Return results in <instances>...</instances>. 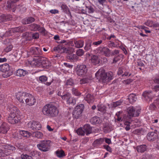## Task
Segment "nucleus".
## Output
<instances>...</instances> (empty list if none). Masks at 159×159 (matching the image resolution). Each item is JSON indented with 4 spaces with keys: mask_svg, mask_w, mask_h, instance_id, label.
I'll use <instances>...</instances> for the list:
<instances>
[{
    "mask_svg": "<svg viewBox=\"0 0 159 159\" xmlns=\"http://www.w3.org/2000/svg\"><path fill=\"white\" fill-rule=\"evenodd\" d=\"M29 52L31 54L36 55L30 63L32 66H47V64L49 65V62L46 60V58L40 56L42 54V51L39 48L32 47L30 49Z\"/></svg>",
    "mask_w": 159,
    "mask_h": 159,
    "instance_id": "obj_1",
    "label": "nucleus"
},
{
    "mask_svg": "<svg viewBox=\"0 0 159 159\" xmlns=\"http://www.w3.org/2000/svg\"><path fill=\"white\" fill-rule=\"evenodd\" d=\"M43 115L49 117L56 116L59 112L56 107L52 104H47L43 107L42 110Z\"/></svg>",
    "mask_w": 159,
    "mask_h": 159,
    "instance_id": "obj_2",
    "label": "nucleus"
},
{
    "mask_svg": "<svg viewBox=\"0 0 159 159\" xmlns=\"http://www.w3.org/2000/svg\"><path fill=\"white\" fill-rule=\"evenodd\" d=\"M95 75L97 79L101 80L103 82L108 81L113 78V73L112 72L106 73L103 68L99 69L96 73Z\"/></svg>",
    "mask_w": 159,
    "mask_h": 159,
    "instance_id": "obj_3",
    "label": "nucleus"
},
{
    "mask_svg": "<svg viewBox=\"0 0 159 159\" xmlns=\"http://www.w3.org/2000/svg\"><path fill=\"white\" fill-rule=\"evenodd\" d=\"M0 159H5V156L7 157L9 155L11 151H14L15 147L11 145L2 143L0 144Z\"/></svg>",
    "mask_w": 159,
    "mask_h": 159,
    "instance_id": "obj_4",
    "label": "nucleus"
},
{
    "mask_svg": "<svg viewBox=\"0 0 159 159\" xmlns=\"http://www.w3.org/2000/svg\"><path fill=\"white\" fill-rule=\"evenodd\" d=\"M13 109H11V112L8 117V122L11 124L17 123L21 119L20 116L18 114L19 112L16 111V108L13 107Z\"/></svg>",
    "mask_w": 159,
    "mask_h": 159,
    "instance_id": "obj_5",
    "label": "nucleus"
},
{
    "mask_svg": "<svg viewBox=\"0 0 159 159\" xmlns=\"http://www.w3.org/2000/svg\"><path fill=\"white\" fill-rule=\"evenodd\" d=\"M51 142V141L48 140H42L39 144H37V147L42 151H48L50 149Z\"/></svg>",
    "mask_w": 159,
    "mask_h": 159,
    "instance_id": "obj_6",
    "label": "nucleus"
},
{
    "mask_svg": "<svg viewBox=\"0 0 159 159\" xmlns=\"http://www.w3.org/2000/svg\"><path fill=\"white\" fill-rule=\"evenodd\" d=\"M87 68L85 65H78L75 69L76 74L79 76H84L87 72Z\"/></svg>",
    "mask_w": 159,
    "mask_h": 159,
    "instance_id": "obj_7",
    "label": "nucleus"
},
{
    "mask_svg": "<svg viewBox=\"0 0 159 159\" xmlns=\"http://www.w3.org/2000/svg\"><path fill=\"white\" fill-rule=\"evenodd\" d=\"M84 106L83 104H80L77 106L73 113V118L77 119L81 116L84 110Z\"/></svg>",
    "mask_w": 159,
    "mask_h": 159,
    "instance_id": "obj_8",
    "label": "nucleus"
},
{
    "mask_svg": "<svg viewBox=\"0 0 159 159\" xmlns=\"http://www.w3.org/2000/svg\"><path fill=\"white\" fill-rule=\"evenodd\" d=\"M19 0H10L7 1L6 5V9L10 11L14 12L16 8V3Z\"/></svg>",
    "mask_w": 159,
    "mask_h": 159,
    "instance_id": "obj_9",
    "label": "nucleus"
},
{
    "mask_svg": "<svg viewBox=\"0 0 159 159\" xmlns=\"http://www.w3.org/2000/svg\"><path fill=\"white\" fill-rule=\"evenodd\" d=\"M25 101L27 105L32 106L34 105L36 102V99L33 95L28 93Z\"/></svg>",
    "mask_w": 159,
    "mask_h": 159,
    "instance_id": "obj_10",
    "label": "nucleus"
},
{
    "mask_svg": "<svg viewBox=\"0 0 159 159\" xmlns=\"http://www.w3.org/2000/svg\"><path fill=\"white\" fill-rule=\"evenodd\" d=\"M118 75H121L122 77L127 76H130L131 75V73L129 72V70L126 69L125 67L123 66L120 67L117 72Z\"/></svg>",
    "mask_w": 159,
    "mask_h": 159,
    "instance_id": "obj_11",
    "label": "nucleus"
},
{
    "mask_svg": "<svg viewBox=\"0 0 159 159\" xmlns=\"http://www.w3.org/2000/svg\"><path fill=\"white\" fill-rule=\"evenodd\" d=\"M129 115L130 116H138L140 113V110L139 109H136L133 107H130L127 109Z\"/></svg>",
    "mask_w": 159,
    "mask_h": 159,
    "instance_id": "obj_12",
    "label": "nucleus"
},
{
    "mask_svg": "<svg viewBox=\"0 0 159 159\" xmlns=\"http://www.w3.org/2000/svg\"><path fill=\"white\" fill-rule=\"evenodd\" d=\"M28 126L34 130H40L41 128L39 122L34 121L29 122L28 123Z\"/></svg>",
    "mask_w": 159,
    "mask_h": 159,
    "instance_id": "obj_13",
    "label": "nucleus"
},
{
    "mask_svg": "<svg viewBox=\"0 0 159 159\" xmlns=\"http://www.w3.org/2000/svg\"><path fill=\"white\" fill-rule=\"evenodd\" d=\"M30 28L31 30L34 31H38L42 33H44L45 30L43 28L41 27L39 25L33 24L30 25Z\"/></svg>",
    "mask_w": 159,
    "mask_h": 159,
    "instance_id": "obj_14",
    "label": "nucleus"
},
{
    "mask_svg": "<svg viewBox=\"0 0 159 159\" xmlns=\"http://www.w3.org/2000/svg\"><path fill=\"white\" fill-rule=\"evenodd\" d=\"M27 94L26 92H20L17 93L16 96L17 99L20 102L24 103Z\"/></svg>",
    "mask_w": 159,
    "mask_h": 159,
    "instance_id": "obj_15",
    "label": "nucleus"
},
{
    "mask_svg": "<svg viewBox=\"0 0 159 159\" xmlns=\"http://www.w3.org/2000/svg\"><path fill=\"white\" fill-rule=\"evenodd\" d=\"M123 115L122 111H120L117 112L114 117L115 121L120 122L124 121L123 118L122 117Z\"/></svg>",
    "mask_w": 159,
    "mask_h": 159,
    "instance_id": "obj_16",
    "label": "nucleus"
},
{
    "mask_svg": "<svg viewBox=\"0 0 159 159\" xmlns=\"http://www.w3.org/2000/svg\"><path fill=\"white\" fill-rule=\"evenodd\" d=\"M8 125L5 123H3L0 126V133L5 134L9 130Z\"/></svg>",
    "mask_w": 159,
    "mask_h": 159,
    "instance_id": "obj_17",
    "label": "nucleus"
},
{
    "mask_svg": "<svg viewBox=\"0 0 159 159\" xmlns=\"http://www.w3.org/2000/svg\"><path fill=\"white\" fill-rule=\"evenodd\" d=\"M100 51L102 54L104 55L106 57H109L111 55V51L107 47L101 48H100Z\"/></svg>",
    "mask_w": 159,
    "mask_h": 159,
    "instance_id": "obj_18",
    "label": "nucleus"
},
{
    "mask_svg": "<svg viewBox=\"0 0 159 159\" xmlns=\"http://www.w3.org/2000/svg\"><path fill=\"white\" fill-rule=\"evenodd\" d=\"M157 134H155L153 132H150L147 134V139L149 141H153L158 139Z\"/></svg>",
    "mask_w": 159,
    "mask_h": 159,
    "instance_id": "obj_19",
    "label": "nucleus"
},
{
    "mask_svg": "<svg viewBox=\"0 0 159 159\" xmlns=\"http://www.w3.org/2000/svg\"><path fill=\"white\" fill-rule=\"evenodd\" d=\"M67 58L71 61H75L79 59V57L76 54L72 53H68L67 55Z\"/></svg>",
    "mask_w": 159,
    "mask_h": 159,
    "instance_id": "obj_20",
    "label": "nucleus"
},
{
    "mask_svg": "<svg viewBox=\"0 0 159 159\" xmlns=\"http://www.w3.org/2000/svg\"><path fill=\"white\" fill-rule=\"evenodd\" d=\"M142 96L147 100H148L149 99V101H150L153 97L152 93L151 91H145L143 93Z\"/></svg>",
    "mask_w": 159,
    "mask_h": 159,
    "instance_id": "obj_21",
    "label": "nucleus"
},
{
    "mask_svg": "<svg viewBox=\"0 0 159 159\" xmlns=\"http://www.w3.org/2000/svg\"><path fill=\"white\" fill-rule=\"evenodd\" d=\"M28 73V72L26 70L19 69L17 70L16 72V75L19 76H24Z\"/></svg>",
    "mask_w": 159,
    "mask_h": 159,
    "instance_id": "obj_22",
    "label": "nucleus"
},
{
    "mask_svg": "<svg viewBox=\"0 0 159 159\" xmlns=\"http://www.w3.org/2000/svg\"><path fill=\"white\" fill-rule=\"evenodd\" d=\"M85 133L86 135H88L92 132V127L89 124L85 125L83 127Z\"/></svg>",
    "mask_w": 159,
    "mask_h": 159,
    "instance_id": "obj_23",
    "label": "nucleus"
},
{
    "mask_svg": "<svg viewBox=\"0 0 159 159\" xmlns=\"http://www.w3.org/2000/svg\"><path fill=\"white\" fill-rule=\"evenodd\" d=\"M0 68L2 72H5L10 70V66L8 64L6 63L0 66Z\"/></svg>",
    "mask_w": 159,
    "mask_h": 159,
    "instance_id": "obj_24",
    "label": "nucleus"
},
{
    "mask_svg": "<svg viewBox=\"0 0 159 159\" xmlns=\"http://www.w3.org/2000/svg\"><path fill=\"white\" fill-rule=\"evenodd\" d=\"M25 26H20L12 28V30L14 32H22L26 30Z\"/></svg>",
    "mask_w": 159,
    "mask_h": 159,
    "instance_id": "obj_25",
    "label": "nucleus"
},
{
    "mask_svg": "<svg viewBox=\"0 0 159 159\" xmlns=\"http://www.w3.org/2000/svg\"><path fill=\"white\" fill-rule=\"evenodd\" d=\"M84 99L87 102L90 103H92L94 101V96L90 94H88L86 97H84Z\"/></svg>",
    "mask_w": 159,
    "mask_h": 159,
    "instance_id": "obj_26",
    "label": "nucleus"
},
{
    "mask_svg": "<svg viewBox=\"0 0 159 159\" xmlns=\"http://www.w3.org/2000/svg\"><path fill=\"white\" fill-rule=\"evenodd\" d=\"M59 43L61 44H64L66 46H74V43L72 41L68 40H62L60 41Z\"/></svg>",
    "mask_w": 159,
    "mask_h": 159,
    "instance_id": "obj_27",
    "label": "nucleus"
},
{
    "mask_svg": "<svg viewBox=\"0 0 159 159\" xmlns=\"http://www.w3.org/2000/svg\"><path fill=\"white\" fill-rule=\"evenodd\" d=\"M91 63L94 65H96L100 62V59L98 56L93 55L92 57L90 59Z\"/></svg>",
    "mask_w": 159,
    "mask_h": 159,
    "instance_id": "obj_28",
    "label": "nucleus"
},
{
    "mask_svg": "<svg viewBox=\"0 0 159 159\" xmlns=\"http://www.w3.org/2000/svg\"><path fill=\"white\" fill-rule=\"evenodd\" d=\"M84 41L82 40H75L74 42L75 47L77 48H82L84 45Z\"/></svg>",
    "mask_w": 159,
    "mask_h": 159,
    "instance_id": "obj_29",
    "label": "nucleus"
},
{
    "mask_svg": "<svg viewBox=\"0 0 159 159\" xmlns=\"http://www.w3.org/2000/svg\"><path fill=\"white\" fill-rule=\"evenodd\" d=\"M157 107H159V98L150 105V108L151 110H155Z\"/></svg>",
    "mask_w": 159,
    "mask_h": 159,
    "instance_id": "obj_30",
    "label": "nucleus"
},
{
    "mask_svg": "<svg viewBox=\"0 0 159 159\" xmlns=\"http://www.w3.org/2000/svg\"><path fill=\"white\" fill-rule=\"evenodd\" d=\"M64 48L61 44H59L57 47H55L53 48V50L56 52L61 53L64 52Z\"/></svg>",
    "mask_w": 159,
    "mask_h": 159,
    "instance_id": "obj_31",
    "label": "nucleus"
},
{
    "mask_svg": "<svg viewBox=\"0 0 159 159\" xmlns=\"http://www.w3.org/2000/svg\"><path fill=\"white\" fill-rule=\"evenodd\" d=\"M147 149V146L146 145H141L137 146L136 149L138 152H143L146 151Z\"/></svg>",
    "mask_w": 159,
    "mask_h": 159,
    "instance_id": "obj_32",
    "label": "nucleus"
},
{
    "mask_svg": "<svg viewBox=\"0 0 159 159\" xmlns=\"http://www.w3.org/2000/svg\"><path fill=\"white\" fill-rule=\"evenodd\" d=\"M90 122L93 124H99L101 122V120L99 117L94 116L91 119Z\"/></svg>",
    "mask_w": 159,
    "mask_h": 159,
    "instance_id": "obj_33",
    "label": "nucleus"
},
{
    "mask_svg": "<svg viewBox=\"0 0 159 159\" xmlns=\"http://www.w3.org/2000/svg\"><path fill=\"white\" fill-rule=\"evenodd\" d=\"M137 99L136 96L134 94H130L129 96L128 99L130 103H132L135 102Z\"/></svg>",
    "mask_w": 159,
    "mask_h": 159,
    "instance_id": "obj_34",
    "label": "nucleus"
},
{
    "mask_svg": "<svg viewBox=\"0 0 159 159\" xmlns=\"http://www.w3.org/2000/svg\"><path fill=\"white\" fill-rule=\"evenodd\" d=\"M19 132L20 134L24 137L28 138L30 135V133L27 131L20 130Z\"/></svg>",
    "mask_w": 159,
    "mask_h": 159,
    "instance_id": "obj_35",
    "label": "nucleus"
},
{
    "mask_svg": "<svg viewBox=\"0 0 159 159\" xmlns=\"http://www.w3.org/2000/svg\"><path fill=\"white\" fill-rule=\"evenodd\" d=\"M35 19L32 17H29L23 20L22 22L23 24H29L34 21Z\"/></svg>",
    "mask_w": 159,
    "mask_h": 159,
    "instance_id": "obj_36",
    "label": "nucleus"
},
{
    "mask_svg": "<svg viewBox=\"0 0 159 159\" xmlns=\"http://www.w3.org/2000/svg\"><path fill=\"white\" fill-rule=\"evenodd\" d=\"M98 110L103 112H106V107L102 104H99L97 106Z\"/></svg>",
    "mask_w": 159,
    "mask_h": 159,
    "instance_id": "obj_37",
    "label": "nucleus"
},
{
    "mask_svg": "<svg viewBox=\"0 0 159 159\" xmlns=\"http://www.w3.org/2000/svg\"><path fill=\"white\" fill-rule=\"evenodd\" d=\"M55 153L57 156L59 158H62L65 156L64 152L62 150H58Z\"/></svg>",
    "mask_w": 159,
    "mask_h": 159,
    "instance_id": "obj_38",
    "label": "nucleus"
},
{
    "mask_svg": "<svg viewBox=\"0 0 159 159\" xmlns=\"http://www.w3.org/2000/svg\"><path fill=\"white\" fill-rule=\"evenodd\" d=\"M76 133L79 135L83 136H84L85 134L83 127H80L78 129L76 130Z\"/></svg>",
    "mask_w": 159,
    "mask_h": 159,
    "instance_id": "obj_39",
    "label": "nucleus"
},
{
    "mask_svg": "<svg viewBox=\"0 0 159 159\" xmlns=\"http://www.w3.org/2000/svg\"><path fill=\"white\" fill-rule=\"evenodd\" d=\"M72 93L76 96L80 95L81 93L79 92L78 90L75 88H73L72 89Z\"/></svg>",
    "mask_w": 159,
    "mask_h": 159,
    "instance_id": "obj_40",
    "label": "nucleus"
},
{
    "mask_svg": "<svg viewBox=\"0 0 159 159\" xmlns=\"http://www.w3.org/2000/svg\"><path fill=\"white\" fill-rule=\"evenodd\" d=\"M122 55L121 54H120L117 56H115L113 60V63H116L118 61L120 60Z\"/></svg>",
    "mask_w": 159,
    "mask_h": 159,
    "instance_id": "obj_41",
    "label": "nucleus"
},
{
    "mask_svg": "<svg viewBox=\"0 0 159 159\" xmlns=\"http://www.w3.org/2000/svg\"><path fill=\"white\" fill-rule=\"evenodd\" d=\"M34 135L35 137L38 139L41 138L43 136L42 133L39 131H36L34 133Z\"/></svg>",
    "mask_w": 159,
    "mask_h": 159,
    "instance_id": "obj_42",
    "label": "nucleus"
},
{
    "mask_svg": "<svg viewBox=\"0 0 159 159\" xmlns=\"http://www.w3.org/2000/svg\"><path fill=\"white\" fill-rule=\"evenodd\" d=\"M67 102L68 104L74 105L76 103V100L75 99L71 98V96L70 98L67 100Z\"/></svg>",
    "mask_w": 159,
    "mask_h": 159,
    "instance_id": "obj_43",
    "label": "nucleus"
},
{
    "mask_svg": "<svg viewBox=\"0 0 159 159\" xmlns=\"http://www.w3.org/2000/svg\"><path fill=\"white\" fill-rule=\"evenodd\" d=\"M71 96V94L67 93L66 94H64L63 96H62L61 98L63 100H67L70 98Z\"/></svg>",
    "mask_w": 159,
    "mask_h": 159,
    "instance_id": "obj_44",
    "label": "nucleus"
},
{
    "mask_svg": "<svg viewBox=\"0 0 159 159\" xmlns=\"http://www.w3.org/2000/svg\"><path fill=\"white\" fill-rule=\"evenodd\" d=\"M74 84V81L72 79L70 78L67 80L66 83L65 85L66 86L68 85H72Z\"/></svg>",
    "mask_w": 159,
    "mask_h": 159,
    "instance_id": "obj_45",
    "label": "nucleus"
},
{
    "mask_svg": "<svg viewBox=\"0 0 159 159\" xmlns=\"http://www.w3.org/2000/svg\"><path fill=\"white\" fill-rule=\"evenodd\" d=\"M48 80V78L44 75L41 76L39 77V81L42 83Z\"/></svg>",
    "mask_w": 159,
    "mask_h": 159,
    "instance_id": "obj_46",
    "label": "nucleus"
},
{
    "mask_svg": "<svg viewBox=\"0 0 159 159\" xmlns=\"http://www.w3.org/2000/svg\"><path fill=\"white\" fill-rule=\"evenodd\" d=\"M124 124L126 126L125 127V130L127 131L129 130L130 129V122L128 121H125L124 123Z\"/></svg>",
    "mask_w": 159,
    "mask_h": 159,
    "instance_id": "obj_47",
    "label": "nucleus"
},
{
    "mask_svg": "<svg viewBox=\"0 0 159 159\" xmlns=\"http://www.w3.org/2000/svg\"><path fill=\"white\" fill-rule=\"evenodd\" d=\"M76 55L77 56H81L84 54V51L82 49H79L76 52Z\"/></svg>",
    "mask_w": 159,
    "mask_h": 159,
    "instance_id": "obj_48",
    "label": "nucleus"
},
{
    "mask_svg": "<svg viewBox=\"0 0 159 159\" xmlns=\"http://www.w3.org/2000/svg\"><path fill=\"white\" fill-rule=\"evenodd\" d=\"M121 103L122 102L120 101H118L115 102H114L112 104V107H116L120 105Z\"/></svg>",
    "mask_w": 159,
    "mask_h": 159,
    "instance_id": "obj_49",
    "label": "nucleus"
},
{
    "mask_svg": "<svg viewBox=\"0 0 159 159\" xmlns=\"http://www.w3.org/2000/svg\"><path fill=\"white\" fill-rule=\"evenodd\" d=\"M153 22L152 20H148L146 22H145L144 24L147 26L150 27H152Z\"/></svg>",
    "mask_w": 159,
    "mask_h": 159,
    "instance_id": "obj_50",
    "label": "nucleus"
},
{
    "mask_svg": "<svg viewBox=\"0 0 159 159\" xmlns=\"http://www.w3.org/2000/svg\"><path fill=\"white\" fill-rule=\"evenodd\" d=\"M89 81L88 78H84L80 80V82L81 84H84L87 83Z\"/></svg>",
    "mask_w": 159,
    "mask_h": 159,
    "instance_id": "obj_51",
    "label": "nucleus"
},
{
    "mask_svg": "<svg viewBox=\"0 0 159 159\" xmlns=\"http://www.w3.org/2000/svg\"><path fill=\"white\" fill-rule=\"evenodd\" d=\"M61 9L64 12H67L69 9L67 6L64 4H62L61 6Z\"/></svg>",
    "mask_w": 159,
    "mask_h": 159,
    "instance_id": "obj_52",
    "label": "nucleus"
},
{
    "mask_svg": "<svg viewBox=\"0 0 159 159\" xmlns=\"http://www.w3.org/2000/svg\"><path fill=\"white\" fill-rule=\"evenodd\" d=\"M22 159H32V157L26 154H22L21 156Z\"/></svg>",
    "mask_w": 159,
    "mask_h": 159,
    "instance_id": "obj_53",
    "label": "nucleus"
},
{
    "mask_svg": "<svg viewBox=\"0 0 159 159\" xmlns=\"http://www.w3.org/2000/svg\"><path fill=\"white\" fill-rule=\"evenodd\" d=\"M104 138H100L99 139H96L95 142L98 144H100L104 141Z\"/></svg>",
    "mask_w": 159,
    "mask_h": 159,
    "instance_id": "obj_54",
    "label": "nucleus"
},
{
    "mask_svg": "<svg viewBox=\"0 0 159 159\" xmlns=\"http://www.w3.org/2000/svg\"><path fill=\"white\" fill-rule=\"evenodd\" d=\"M74 52V49L72 47H69L67 48L66 52L68 53H72Z\"/></svg>",
    "mask_w": 159,
    "mask_h": 159,
    "instance_id": "obj_55",
    "label": "nucleus"
},
{
    "mask_svg": "<svg viewBox=\"0 0 159 159\" xmlns=\"http://www.w3.org/2000/svg\"><path fill=\"white\" fill-rule=\"evenodd\" d=\"M103 147L107 151L111 152H112V149L108 145H105L103 146Z\"/></svg>",
    "mask_w": 159,
    "mask_h": 159,
    "instance_id": "obj_56",
    "label": "nucleus"
},
{
    "mask_svg": "<svg viewBox=\"0 0 159 159\" xmlns=\"http://www.w3.org/2000/svg\"><path fill=\"white\" fill-rule=\"evenodd\" d=\"M133 80L132 79H129L125 80L123 81V83L124 84H128L132 82Z\"/></svg>",
    "mask_w": 159,
    "mask_h": 159,
    "instance_id": "obj_57",
    "label": "nucleus"
},
{
    "mask_svg": "<svg viewBox=\"0 0 159 159\" xmlns=\"http://www.w3.org/2000/svg\"><path fill=\"white\" fill-rule=\"evenodd\" d=\"M32 37L34 39H37L39 37V34L37 32H35L32 34Z\"/></svg>",
    "mask_w": 159,
    "mask_h": 159,
    "instance_id": "obj_58",
    "label": "nucleus"
},
{
    "mask_svg": "<svg viewBox=\"0 0 159 159\" xmlns=\"http://www.w3.org/2000/svg\"><path fill=\"white\" fill-rule=\"evenodd\" d=\"M5 17L6 21L11 20L12 18V15H5Z\"/></svg>",
    "mask_w": 159,
    "mask_h": 159,
    "instance_id": "obj_59",
    "label": "nucleus"
},
{
    "mask_svg": "<svg viewBox=\"0 0 159 159\" xmlns=\"http://www.w3.org/2000/svg\"><path fill=\"white\" fill-rule=\"evenodd\" d=\"M5 17V14H2L0 16V22L6 21Z\"/></svg>",
    "mask_w": 159,
    "mask_h": 159,
    "instance_id": "obj_60",
    "label": "nucleus"
},
{
    "mask_svg": "<svg viewBox=\"0 0 159 159\" xmlns=\"http://www.w3.org/2000/svg\"><path fill=\"white\" fill-rule=\"evenodd\" d=\"M102 42V40H100L97 41L93 42L92 44V45L98 46V45L100 44Z\"/></svg>",
    "mask_w": 159,
    "mask_h": 159,
    "instance_id": "obj_61",
    "label": "nucleus"
},
{
    "mask_svg": "<svg viewBox=\"0 0 159 159\" xmlns=\"http://www.w3.org/2000/svg\"><path fill=\"white\" fill-rule=\"evenodd\" d=\"M92 44L91 43H88L86 44L84 49L85 50H88L91 49Z\"/></svg>",
    "mask_w": 159,
    "mask_h": 159,
    "instance_id": "obj_62",
    "label": "nucleus"
},
{
    "mask_svg": "<svg viewBox=\"0 0 159 159\" xmlns=\"http://www.w3.org/2000/svg\"><path fill=\"white\" fill-rule=\"evenodd\" d=\"M104 139H105L104 141H105V142L108 144H110L111 143V139L104 138Z\"/></svg>",
    "mask_w": 159,
    "mask_h": 159,
    "instance_id": "obj_63",
    "label": "nucleus"
},
{
    "mask_svg": "<svg viewBox=\"0 0 159 159\" xmlns=\"http://www.w3.org/2000/svg\"><path fill=\"white\" fill-rule=\"evenodd\" d=\"M12 47L11 45H9L5 49V51L6 52H9L12 50Z\"/></svg>",
    "mask_w": 159,
    "mask_h": 159,
    "instance_id": "obj_64",
    "label": "nucleus"
}]
</instances>
